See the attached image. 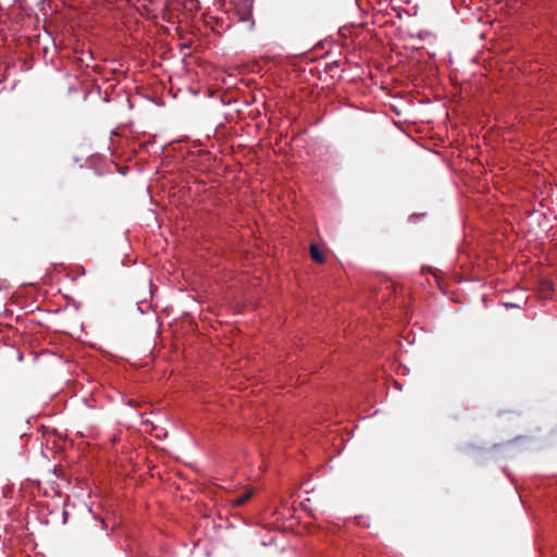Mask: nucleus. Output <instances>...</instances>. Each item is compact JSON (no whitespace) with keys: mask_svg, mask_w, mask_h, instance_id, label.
<instances>
[{"mask_svg":"<svg viewBox=\"0 0 557 557\" xmlns=\"http://www.w3.org/2000/svg\"><path fill=\"white\" fill-rule=\"evenodd\" d=\"M310 256L318 263L325 262V256L315 244L310 245Z\"/></svg>","mask_w":557,"mask_h":557,"instance_id":"nucleus-1","label":"nucleus"},{"mask_svg":"<svg viewBox=\"0 0 557 557\" xmlns=\"http://www.w3.org/2000/svg\"><path fill=\"white\" fill-rule=\"evenodd\" d=\"M253 494V491L252 490H248L247 492H245L242 496L237 497V498H234L231 500L232 505L234 507H240L243 506L248 499H250V497L252 496Z\"/></svg>","mask_w":557,"mask_h":557,"instance_id":"nucleus-2","label":"nucleus"},{"mask_svg":"<svg viewBox=\"0 0 557 557\" xmlns=\"http://www.w3.org/2000/svg\"><path fill=\"white\" fill-rule=\"evenodd\" d=\"M242 21L248 22L249 23V28L253 27L255 22H253V20L251 17V13L250 12L246 13L245 17H242Z\"/></svg>","mask_w":557,"mask_h":557,"instance_id":"nucleus-3","label":"nucleus"}]
</instances>
